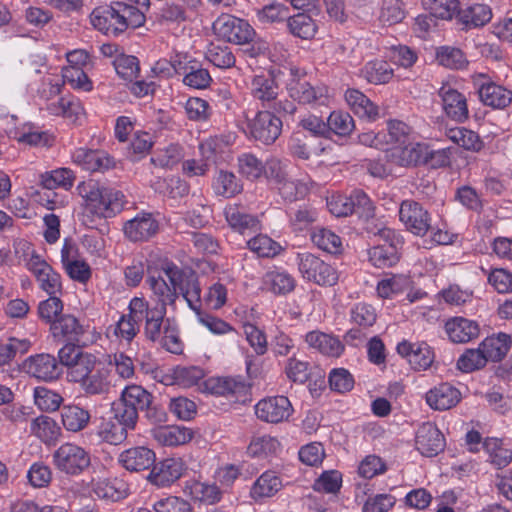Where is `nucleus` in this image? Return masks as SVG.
I'll use <instances>...</instances> for the list:
<instances>
[{
	"mask_svg": "<svg viewBox=\"0 0 512 512\" xmlns=\"http://www.w3.org/2000/svg\"><path fill=\"white\" fill-rule=\"evenodd\" d=\"M149 5V0H115L96 7L91 13V23L107 36H118L129 28L141 27Z\"/></svg>",
	"mask_w": 512,
	"mask_h": 512,
	"instance_id": "f257e3e1",
	"label": "nucleus"
},
{
	"mask_svg": "<svg viewBox=\"0 0 512 512\" xmlns=\"http://www.w3.org/2000/svg\"><path fill=\"white\" fill-rule=\"evenodd\" d=\"M77 191L84 199L86 209L99 218H112L128 204L122 191L93 180L81 182Z\"/></svg>",
	"mask_w": 512,
	"mask_h": 512,
	"instance_id": "f03ea898",
	"label": "nucleus"
},
{
	"mask_svg": "<svg viewBox=\"0 0 512 512\" xmlns=\"http://www.w3.org/2000/svg\"><path fill=\"white\" fill-rule=\"evenodd\" d=\"M163 273L170 284L180 291L190 309L199 313L202 307V289L197 274L192 270L180 269L173 263H166L163 266Z\"/></svg>",
	"mask_w": 512,
	"mask_h": 512,
	"instance_id": "7ed1b4c3",
	"label": "nucleus"
},
{
	"mask_svg": "<svg viewBox=\"0 0 512 512\" xmlns=\"http://www.w3.org/2000/svg\"><path fill=\"white\" fill-rule=\"evenodd\" d=\"M50 331L54 338L74 342L79 346H89L99 338L95 327L81 323L72 314L60 315V318L50 327Z\"/></svg>",
	"mask_w": 512,
	"mask_h": 512,
	"instance_id": "20e7f679",
	"label": "nucleus"
},
{
	"mask_svg": "<svg viewBox=\"0 0 512 512\" xmlns=\"http://www.w3.org/2000/svg\"><path fill=\"white\" fill-rule=\"evenodd\" d=\"M213 30L220 39L236 45L249 43L255 35L253 27L246 20L230 14L220 15L213 23Z\"/></svg>",
	"mask_w": 512,
	"mask_h": 512,
	"instance_id": "39448f33",
	"label": "nucleus"
},
{
	"mask_svg": "<svg viewBox=\"0 0 512 512\" xmlns=\"http://www.w3.org/2000/svg\"><path fill=\"white\" fill-rule=\"evenodd\" d=\"M298 269L304 279L322 286H333L339 278L333 266L308 252L298 254Z\"/></svg>",
	"mask_w": 512,
	"mask_h": 512,
	"instance_id": "423d86ee",
	"label": "nucleus"
},
{
	"mask_svg": "<svg viewBox=\"0 0 512 512\" xmlns=\"http://www.w3.org/2000/svg\"><path fill=\"white\" fill-rule=\"evenodd\" d=\"M166 312L164 307L150 306L144 298L135 301L133 314L145 322L143 334L148 341L155 343L162 338Z\"/></svg>",
	"mask_w": 512,
	"mask_h": 512,
	"instance_id": "0eeeda50",
	"label": "nucleus"
},
{
	"mask_svg": "<svg viewBox=\"0 0 512 512\" xmlns=\"http://www.w3.org/2000/svg\"><path fill=\"white\" fill-rule=\"evenodd\" d=\"M57 469L69 475H78L90 466V454L74 443H64L53 454Z\"/></svg>",
	"mask_w": 512,
	"mask_h": 512,
	"instance_id": "6e6552de",
	"label": "nucleus"
},
{
	"mask_svg": "<svg viewBox=\"0 0 512 512\" xmlns=\"http://www.w3.org/2000/svg\"><path fill=\"white\" fill-rule=\"evenodd\" d=\"M281 131V119L269 111H259L252 119H247L246 132L262 144H273L280 136Z\"/></svg>",
	"mask_w": 512,
	"mask_h": 512,
	"instance_id": "1a4fd4ad",
	"label": "nucleus"
},
{
	"mask_svg": "<svg viewBox=\"0 0 512 512\" xmlns=\"http://www.w3.org/2000/svg\"><path fill=\"white\" fill-rule=\"evenodd\" d=\"M378 236L384 240L383 244H377L368 250L370 263L377 268H389L399 261L397 244L399 239L396 233L389 229L379 230Z\"/></svg>",
	"mask_w": 512,
	"mask_h": 512,
	"instance_id": "9d476101",
	"label": "nucleus"
},
{
	"mask_svg": "<svg viewBox=\"0 0 512 512\" xmlns=\"http://www.w3.org/2000/svg\"><path fill=\"white\" fill-rule=\"evenodd\" d=\"M400 221L416 236H424L431 229V215L418 202L404 200L399 209Z\"/></svg>",
	"mask_w": 512,
	"mask_h": 512,
	"instance_id": "9b49d317",
	"label": "nucleus"
},
{
	"mask_svg": "<svg viewBox=\"0 0 512 512\" xmlns=\"http://www.w3.org/2000/svg\"><path fill=\"white\" fill-rule=\"evenodd\" d=\"M291 78L287 82V90L291 98L303 104L323 102L327 95L325 87H313L299 69H290Z\"/></svg>",
	"mask_w": 512,
	"mask_h": 512,
	"instance_id": "f8f14e48",
	"label": "nucleus"
},
{
	"mask_svg": "<svg viewBox=\"0 0 512 512\" xmlns=\"http://www.w3.org/2000/svg\"><path fill=\"white\" fill-rule=\"evenodd\" d=\"M27 269L36 277L39 287L49 295L62 290L61 276L40 256L31 254L26 262Z\"/></svg>",
	"mask_w": 512,
	"mask_h": 512,
	"instance_id": "ddd939ff",
	"label": "nucleus"
},
{
	"mask_svg": "<svg viewBox=\"0 0 512 512\" xmlns=\"http://www.w3.org/2000/svg\"><path fill=\"white\" fill-rule=\"evenodd\" d=\"M292 412L291 402L285 396L268 397L255 405L256 416L267 423L283 422L291 416Z\"/></svg>",
	"mask_w": 512,
	"mask_h": 512,
	"instance_id": "4468645a",
	"label": "nucleus"
},
{
	"mask_svg": "<svg viewBox=\"0 0 512 512\" xmlns=\"http://www.w3.org/2000/svg\"><path fill=\"white\" fill-rule=\"evenodd\" d=\"M429 148L425 143L408 141L392 149L387 156L402 167H415L428 161Z\"/></svg>",
	"mask_w": 512,
	"mask_h": 512,
	"instance_id": "2eb2a0df",
	"label": "nucleus"
},
{
	"mask_svg": "<svg viewBox=\"0 0 512 512\" xmlns=\"http://www.w3.org/2000/svg\"><path fill=\"white\" fill-rule=\"evenodd\" d=\"M159 223L151 213L141 212L124 223L123 232L133 242L147 241L157 234Z\"/></svg>",
	"mask_w": 512,
	"mask_h": 512,
	"instance_id": "dca6fc26",
	"label": "nucleus"
},
{
	"mask_svg": "<svg viewBox=\"0 0 512 512\" xmlns=\"http://www.w3.org/2000/svg\"><path fill=\"white\" fill-rule=\"evenodd\" d=\"M25 372L40 380H54L61 374L56 358L50 354H37L30 356L23 363Z\"/></svg>",
	"mask_w": 512,
	"mask_h": 512,
	"instance_id": "f3484780",
	"label": "nucleus"
},
{
	"mask_svg": "<svg viewBox=\"0 0 512 512\" xmlns=\"http://www.w3.org/2000/svg\"><path fill=\"white\" fill-rule=\"evenodd\" d=\"M183 471L184 464L181 459L167 458L152 465L147 479L157 487H167L178 480Z\"/></svg>",
	"mask_w": 512,
	"mask_h": 512,
	"instance_id": "a211bd4d",
	"label": "nucleus"
},
{
	"mask_svg": "<svg viewBox=\"0 0 512 512\" xmlns=\"http://www.w3.org/2000/svg\"><path fill=\"white\" fill-rule=\"evenodd\" d=\"M415 446L423 456H435L444 449V436L433 424L424 423L417 430Z\"/></svg>",
	"mask_w": 512,
	"mask_h": 512,
	"instance_id": "6ab92c4d",
	"label": "nucleus"
},
{
	"mask_svg": "<svg viewBox=\"0 0 512 512\" xmlns=\"http://www.w3.org/2000/svg\"><path fill=\"white\" fill-rule=\"evenodd\" d=\"M155 461L154 451L144 446L129 448L118 456V462L121 466L131 472L147 470L152 467Z\"/></svg>",
	"mask_w": 512,
	"mask_h": 512,
	"instance_id": "aec40b11",
	"label": "nucleus"
},
{
	"mask_svg": "<svg viewBox=\"0 0 512 512\" xmlns=\"http://www.w3.org/2000/svg\"><path fill=\"white\" fill-rule=\"evenodd\" d=\"M438 94L442 99L443 109L448 117L456 122H464L468 118L469 112L464 95L450 85L442 86Z\"/></svg>",
	"mask_w": 512,
	"mask_h": 512,
	"instance_id": "412c9836",
	"label": "nucleus"
},
{
	"mask_svg": "<svg viewBox=\"0 0 512 512\" xmlns=\"http://www.w3.org/2000/svg\"><path fill=\"white\" fill-rule=\"evenodd\" d=\"M445 331L453 343H468L479 336L480 326L475 320L453 317L446 321Z\"/></svg>",
	"mask_w": 512,
	"mask_h": 512,
	"instance_id": "4be33fe9",
	"label": "nucleus"
},
{
	"mask_svg": "<svg viewBox=\"0 0 512 512\" xmlns=\"http://www.w3.org/2000/svg\"><path fill=\"white\" fill-rule=\"evenodd\" d=\"M457 20L466 30L483 27L492 18V10L484 3H471L459 7L456 14Z\"/></svg>",
	"mask_w": 512,
	"mask_h": 512,
	"instance_id": "5701e85b",
	"label": "nucleus"
},
{
	"mask_svg": "<svg viewBox=\"0 0 512 512\" xmlns=\"http://www.w3.org/2000/svg\"><path fill=\"white\" fill-rule=\"evenodd\" d=\"M205 390L211 394L239 400L247 393L246 384L232 377L210 378L204 382Z\"/></svg>",
	"mask_w": 512,
	"mask_h": 512,
	"instance_id": "b1692460",
	"label": "nucleus"
},
{
	"mask_svg": "<svg viewBox=\"0 0 512 512\" xmlns=\"http://www.w3.org/2000/svg\"><path fill=\"white\" fill-rule=\"evenodd\" d=\"M135 301H139V297L130 300L128 313L121 315L116 324L111 326L113 335L120 343L130 344L140 331V319L133 314Z\"/></svg>",
	"mask_w": 512,
	"mask_h": 512,
	"instance_id": "393cba45",
	"label": "nucleus"
},
{
	"mask_svg": "<svg viewBox=\"0 0 512 512\" xmlns=\"http://www.w3.org/2000/svg\"><path fill=\"white\" fill-rule=\"evenodd\" d=\"M460 399L459 390L448 383H442L426 394L427 404L435 410H448L454 407Z\"/></svg>",
	"mask_w": 512,
	"mask_h": 512,
	"instance_id": "a878e982",
	"label": "nucleus"
},
{
	"mask_svg": "<svg viewBox=\"0 0 512 512\" xmlns=\"http://www.w3.org/2000/svg\"><path fill=\"white\" fill-rule=\"evenodd\" d=\"M81 389L86 395H104L110 391L111 388V374L100 362L90 372L88 376L80 384Z\"/></svg>",
	"mask_w": 512,
	"mask_h": 512,
	"instance_id": "bb28decb",
	"label": "nucleus"
},
{
	"mask_svg": "<svg viewBox=\"0 0 512 512\" xmlns=\"http://www.w3.org/2000/svg\"><path fill=\"white\" fill-rule=\"evenodd\" d=\"M305 342L309 347L330 357H339L344 351V345L339 338L316 330L305 335Z\"/></svg>",
	"mask_w": 512,
	"mask_h": 512,
	"instance_id": "cd10ccee",
	"label": "nucleus"
},
{
	"mask_svg": "<svg viewBox=\"0 0 512 512\" xmlns=\"http://www.w3.org/2000/svg\"><path fill=\"white\" fill-rule=\"evenodd\" d=\"M478 93L482 103L494 109H504L512 102V91L494 82L482 84Z\"/></svg>",
	"mask_w": 512,
	"mask_h": 512,
	"instance_id": "c85d7f7f",
	"label": "nucleus"
},
{
	"mask_svg": "<svg viewBox=\"0 0 512 512\" xmlns=\"http://www.w3.org/2000/svg\"><path fill=\"white\" fill-rule=\"evenodd\" d=\"M251 93L264 107H275L279 87L273 78L265 75H257L252 80Z\"/></svg>",
	"mask_w": 512,
	"mask_h": 512,
	"instance_id": "c756f323",
	"label": "nucleus"
},
{
	"mask_svg": "<svg viewBox=\"0 0 512 512\" xmlns=\"http://www.w3.org/2000/svg\"><path fill=\"white\" fill-rule=\"evenodd\" d=\"M288 149L293 157L308 160L312 155L322 154L326 148L321 142L314 145V139L300 132H295L291 136Z\"/></svg>",
	"mask_w": 512,
	"mask_h": 512,
	"instance_id": "7c9ffc66",
	"label": "nucleus"
},
{
	"mask_svg": "<svg viewBox=\"0 0 512 512\" xmlns=\"http://www.w3.org/2000/svg\"><path fill=\"white\" fill-rule=\"evenodd\" d=\"M345 100L353 112L361 118L375 120L379 116L378 107L357 89H348L345 93Z\"/></svg>",
	"mask_w": 512,
	"mask_h": 512,
	"instance_id": "2f4dec72",
	"label": "nucleus"
},
{
	"mask_svg": "<svg viewBox=\"0 0 512 512\" xmlns=\"http://www.w3.org/2000/svg\"><path fill=\"white\" fill-rule=\"evenodd\" d=\"M267 165L270 176L278 184L280 195L288 201L296 200L299 194V184L287 177L286 173L282 170L280 161L270 160Z\"/></svg>",
	"mask_w": 512,
	"mask_h": 512,
	"instance_id": "473e14b6",
	"label": "nucleus"
},
{
	"mask_svg": "<svg viewBox=\"0 0 512 512\" xmlns=\"http://www.w3.org/2000/svg\"><path fill=\"white\" fill-rule=\"evenodd\" d=\"M225 219L228 225L236 232L245 234L256 231L259 226L257 217L240 210L236 205H229L224 210Z\"/></svg>",
	"mask_w": 512,
	"mask_h": 512,
	"instance_id": "72a5a7b5",
	"label": "nucleus"
},
{
	"mask_svg": "<svg viewBox=\"0 0 512 512\" xmlns=\"http://www.w3.org/2000/svg\"><path fill=\"white\" fill-rule=\"evenodd\" d=\"M91 415L88 410L78 405H65L61 409V422L70 432H79L87 427Z\"/></svg>",
	"mask_w": 512,
	"mask_h": 512,
	"instance_id": "f704fd0d",
	"label": "nucleus"
},
{
	"mask_svg": "<svg viewBox=\"0 0 512 512\" xmlns=\"http://www.w3.org/2000/svg\"><path fill=\"white\" fill-rule=\"evenodd\" d=\"M511 337L506 333H498L484 339L479 345L487 361H500L511 347Z\"/></svg>",
	"mask_w": 512,
	"mask_h": 512,
	"instance_id": "c9c22d12",
	"label": "nucleus"
},
{
	"mask_svg": "<svg viewBox=\"0 0 512 512\" xmlns=\"http://www.w3.org/2000/svg\"><path fill=\"white\" fill-rule=\"evenodd\" d=\"M161 273L162 274H159L157 277L150 275L147 278V283L149 284L153 294L158 299L159 303L156 306L166 308L167 305L175 304V301L178 298V293L177 289H175L172 284L169 285L166 282L167 277L163 271Z\"/></svg>",
	"mask_w": 512,
	"mask_h": 512,
	"instance_id": "e433bc0d",
	"label": "nucleus"
},
{
	"mask_svg": "<svg viewBox=\"0 0 512 512\" xmlns=\"http://www.w3.org/2000/svg\"><path fill=\"white\" fill-rule=\"evenodd\" d=\"M154 437L164 446H179L189 442L193 432L183 426H164L154 431Z\"/></svg>",
	"mask_w": 512,
	"mask_h": 512,
	"instance_id": "4c0bfd02",
	"label": "nucleus"
},
{
	"mask_svg": "<svg viewBox=\"0 0 512 512\" xmlns=\"http://www.w3.org/2000/svg\"><path fill=\"white\" fill-rule=\"evenodd\" d=\"M319 14L297 13L287 19V27L289 32L301 39H310L314 37L317 31V25L314 16Z\"/></svg>",
	"mask_w": 512,
	"mask_h": 512,
	"instance_id": "58836bf2",
	"label": "nucleus"
},
{
	"mask_svg": "<svg viewBox=\"0 0 512 512\" xmlns=\"http://www.w3.org/2000/svg\"><path fill=\"white\" fill-rule=\"evenodd\" d=\"M282 487V481L273 471L264 472L253 484L250 494L254 500L272 497Z\"/></svg>",
	"mask_w": 512,
	"mask_h": 512,
	"instance_id": "ea45409f",
	"label": "nucleus"
},
{
	"mask_svg": "<svg viewBox=\"0 0 512 512\" xmlns=\"http://www.w3.org/2000/svg\"><path fill=\"white\" fill-rule=\"evenodd\" d=\"M128 432L129 430L112 416L108 419H102L97 427L98 437L111 445L123 443L127 438Z\"/></svg>",
	"mask_w": 512,
	"mask_h": 512,
	"instance_id": "a19ab883",
	"label": "nucleus"
},
{
	"mask_svg": "<svg viewBox=\"0 0 512 512\" xmlns=\"http://www.w3.org/2000/svg\"><path fill=\"white\" fill-rule=\"evenodd\" d=\"M363 77L371 84L380 85L388 83L394 73L391 65L383 60L369 61L362 69Z\"/></svg>",
	"mask_w": 512,
	"mask_h": 512,
	"instance_id": "79ce46f5",
	"label": "nucleus"
},
{
	"mask_svg": "<svg viewBox=\"0 0 512 512\" xmlns=\"http://www.w3.org/2000/svg\"><path fill=\"white\" fill-rule=\"evenodd\" d=\"M99 363L97 357L85 352L70 367L67 368V379L71 383L81 384L96 365Z\"/></svg>",
	"mask_w": 512,
	"mask_h": 512,
	"instance_id": "37998d69",
	"label": "nucleus"
},
{
	"mask_svg": "<svg viewBox=\"0 0 512 512\" xmlns=\"http://www.w3.org/2000/svg\"><path fill=\"white\" fill-rule=\"evenodd\" d=\"M446 136L452 142L466 150L478 152L483 147V142L479 135L464 127L449 128L446 131Z\"/></svg>",
	"mask_w": 512,
	"mask_h": 512,
	"instance_id": "c03bdc74",
	"label": "nucleus"
},
{
	"mask_svg": "<svg viewBox=\"0 0 512 512\" xmlns=\"http://www.w3.org/2000/svg\"><path fill=\"white\" fill-rule=\"evenodd\" d=\"M483 448L489 455V461L498 469L506 467L512 461V450L505 447L498 438H487Z\"/></svg>",
	"mask_w": 512,
	"mask_h": 512,
	"instance_id": "a18cd8bd",
	"label": "nucleus"
},
{
	"mask_svg": "<svg viewBox=\"0 0 512 512\" xmlns=\"http://www.w3.org/2000/svg\"><path fill=\"white\" fill-rule=\"evenodd\" d=\"M139 415L148 405L153 402V395L139 385H129L121 393L120 396Z\"/></svg>",
	"mask_w": 512,
	"mask_h": 512,
	"instance_id": "49530a36",
	"label": "nucleus"
},
{
	"mask_svg": "<svg viewBox=\"0 0 512 512\" xmlns=\"http://www.w3.org/2000/svg\"><path fill=\"white\" fill-rule=\"evenodd\" d=\"M264 284L272 293L285 295L294 290L295 279L284 271H269L264 276Z\"/></svg>",
	"mask_w": 512,
	"mask_h": 512,
	"instance_id": "de8ad7c7",
	"label": "nucleus"
},
{
	"mask_svg": "<svg viewBox=\"0 0 512 512\" xmlns=\"http://www.w3.org/2000/svg\"><path fill=\"white\" fill-rule=\"evenodd\" d=\"M206 59L219 69H229L235 65L236 57L226 45L211 43L205 52Z\"/></svg>",
	"mask_w": 512,
	"mask_h": 512,
	"instance_id": "09e8293b",
	"label": "nucleus"
},
{
	"mask_svg": "<svg viewBox=\"0 0 512 512\" xmlns=\"http://www.w3.org/2000/svg\"><path fill=\"white\" fill-rule=\"evenodd\" d=\"M212 187L216 195L225 198H231L242 191V184L237 177L232 172L224 170L219 171Z\"/></svg>",
	"mask_w": 512,
	"mask_h": 512,
	"instance_id": "8fccbe9b",
	"label": "nucleus"
},
{
	"mask_svg": "<svg viewBox=\"0 0 512 512\" xmlns=\"http://www.w3.org/2000/svg\"><path fill=\"white\" fill-rule=\"evenodd\" d=\"M75 175L68 168H58L41 175V184L44 188L52 190L63 188L69 190L74 183Z\"/></svg>",
	"mask_w": 512,
	"mask_h": 512,
	"instance_id": "3c124183",
	"label": "nucleus"
},
{
	"mask_svg": "<svg viewBox=\"0 0 512 512\" xmlns=\"http://www.w3.org/2000/svg\"><path fill=\"white\" fill-rule=\"evenodd\" d=\"M31 433L43 442L48 443L57 439L60 428L54 419L42 415L32 420Z\"/></svg>",
	"mask_w": 512,
	"mask_h": 512,
	"instance_id": "603ef678",
	"label": "nucleus"
},
{
	"mask_svg": "<svg viewBox=\"0 0 512 512\" xmlns=\"http://www.w3.org/2000/svg\"><path fill=\"white\" fill-rule=\"evenodd\" d=\"M248 248L258 257L273 258L281 251V245L267 235L259 234L247 242Z\"/></svg>",
	"mask_w": 512,
	"mask_h": 512,
	"instance_id": "864d4df0",
	"label": "nucleus"
},
{
	"mask_svg": "<svg viewBox=\"0 0 512 512\" xmlns=\"http://www.w3.org/2000/svg\"><path fill=\"white\" fill-rule=\"evenodd\" d=\"M183 83L194 89H205L212 81L209 71L197 63L182 67Z\"/></svg>",
	"mask_w": 512,
	"mask_h": 512,
	"instance_id": "5fc2aeb1",
	"label": "nucleus"
},
{
	"mask_svg": "<svg viewBox=\"0 0 512 512\" xmlns=\"http://www.w3.org/2000/svg\"><path fill=\"white\" fill-rule=\"evenodd\" d=\"M425 10L436 18L451 20L458 13V0H422Z\"/></svg>",
	"mask_w": 512,
	"mask_h": 512,
	"instance_id": "6e6d98bb",
	"label": "nucleus"
},
{
	"mask_svg": "<svg viewBox=\"0 0 512 512\" xmlns=\"http://www.w3.org/2000/svg\"><path fill=\"white\" fill-rule=\"evenodd\" d=\"M172 378L173 384L189 388L204 378V371L197 366H177L172 371Z\"/></svg>",
	"mask_w": 512,
	"mask_h": 512,
	"instance_id": "4d7b16f0",
	"label": "nucleus"
},
{
	"mask_svg": "<svg viewBox=\"0 0 512 512\" xmlns=\"http://www.w3.org/2000/svg\"><path fill=\"white\" fill-rule=\"evenodd\" d=\"M327 134L333 132L339 136H347L354 130V120L351 115L344 111H333L330 113L327 122Z\"/></svg>",
	"mask_w": 512,
	"mask_h": 512,
	"instance_id": "13d9d810",
	"label": "nucleus"
},
{
	"mask_svg": "<svg viewBox=\"0 0 512 512\" xmlns=\"http://www.w3.org/2000/svg\"><path fill=\"white\" fill-rule=\"evenodd\" d=\"M280 448L279 441L270 435L254 436L247 448V453L253 457H263L275 454Z\"/></svg>",
	"mask_w": 512,
	"mask_h": 512,
	"instance_id": "bf43d9fd",
	"label": "nucleus"
},
{
	"mask_svg": "<svg viewBox=\"0 0 512 512\" xmlns=\"http://www.w3.org/2000/svg\"><path fill=\"white\" fill-rule=\"evenodd\" d=\"M191 496L206 504H215L222 498V491L216 484L195 481L190 486Z\"/></svg>",
	"mask_w": 512,
	"mask_h": 512,
	"instance_id": "052dcab7",
	"label": "nucleus"
},
{
	"mask_svg": "<svg viewBox=\"0 0 512 512\" xmlns=\"http://www.w3.org/2000/svg\"><path fill=\"white\" fill-rule=\"evenodd\" d=\"M111 413L129 431L136 428L139 415L121 397L112 403Z\"/></svg>",
	"mask_w": 512,
	"mask_h": 512,
	"instance_id": "680f3d73",
	"label": "nucleus"
},
{
	"mask_svg": "<svg viewBox=\"0 0 512 512\" xmlns=\"http://www.w3.org/2000/svg\"><path fill=\"white\" fill-rule=\"evenodd\" d=\"M437 60L439 64L450 69H464L468 65V60L462 50L454 47H441L437 51Z\"/></svg>",
	"mask_w": 512,
	"mask_h": 512,
	"instance_id": "e2e57ef3",
	"label": "nucleus"
},
{
	"mask_svg": "<svg viewBox=\"0 0 512 512\" xmlns=\"http://www.w3.org/2000/svg\"><path fill=\"white\" fill-rule=\"evenodd\" d=\"M290 9L283 3L272 2L261 9L256 10L257 19L261 23H276L287 21L289 17Z\"/></svg>",
	"mask_w": 512,
	"mask_h": 512,
	"instance_id": "0e129e2a",
	"label": "nucleus"
},
{
	"mask_svg": "<svg viewBox=\"0 0 512 512\" xmlns=\"http://www.w3.org/2000/svg\"><path fill=\"white\" fill-rule=\"evenodd\" d=\"M11 137L17 142L29 146L45 145L48 141L47 134L39 131L31 124H26L22 128L12 131Z\"/></svg>",
	"mask_w": 512,
	"mask_h": 512,
	"instance_id": "69168bd1",
	"label": "nucleus"
},
{
	"mask_svg": "<svg viewBox=\"0 0 512 512\" xmlns=\"http://www.w3.org/2000/svg\"><path fill=\"white\" fill-rule=\"evenodd\" d=\"M311 239L318 248L329 253H337L341 248L340 237L325 228H316L311 234Z\"/></svg>",
	"mask_w": 512,
	"mask_h": 512,
	"instance_id": "338daca9",
	"label": "nucleus"
},
{
	"mask_svg": "<svg viewBox=\"0 0 512 512\" xmlns=\"http://www.w3.org/2000/svg\"><path fill=\"white\" fill-rule=\"evenodd\" d=\"M62 401V396L53 390L45 387H36L34 389V402L42 411H56Z\"/></svg>",
	"mask_w": 512,
	"mask_h": 512,
	"instance_id": "774afa93",
	"label": "nucleus"
}]
</instances>
